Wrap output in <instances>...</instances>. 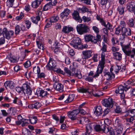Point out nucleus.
Returning a JSON list of instances; mask_svg holds the SVG:
<instances>
[{"instance_id": "obj_58", "label": "nucleus", "mask_w": 135, "mask_h": 135, "mask_svg": "<svg viewBox=\"0 0 135 135\" xmlns=\"http://www.w3.org/2000/svg\"><path fill=\"white\" fill-rule=\"evenodd\" d=\"M82 19L83 20L84 22H88L91 20L90 17H86L85 16H83L82 17Z\"/></svg>"}, {"instance_id": "obj_38", "label": "nucleus", "mask_w": 135, "mask_h": 135, "mask_svg": "<svg viewBox=\"0 0 135 135\" xmlns=\"http://www.w3.org/2000/svg\"><path fill=\"white\" fill-rule=\"evenodd\" d=\"M79 11L83 13L85 12H89V11L88 9L85 6H83L82 8H79L78 9Z\"/></svg>"}, {"instance_id": "obj_62", "label": "nucleus", "mask_w": 135, "mask_h": 135, "mask_svg": "<svg viewBox=\"0 0 135 135\" xmlns=\"http://www.w3.org/2000/svg\"><path fill=\"white\" fill-rule=\"evenodd\" d=\"M45 76V74L43 73H39L37 74V77L38 78H44Z\"/></svg>"}, {"instance_id": "obj_41", "label": "nucleus", "mask_w": 135, "mask_h": 135, "mask_svg": "<svg viewBox=\"0 0 135 135\" xmlns=\"http://www.w3.org/2000/svg\"><path fill=\"white\" fill-rule=\"evenodd\" d=\"M59 19V17L56 16L51 17L50 20V21L52 23L55 22H56Z\"/></svg>"}, {"instance_id": "obj_61", "label": "nucleus", "mask_w": 135, "mask_h": 135, "mask_svg": "<svg viewBox=\"0 0 135 135\" xmlns=\"http://www.w3.org/2000/svg\"><path fill=\"white\" fill-rule=\"evenodd\" d=\"M131 35V30L129 28H127L125 36L126 37L130 36Z\"/></svg>"}, {"instance_id": "obj_7", "label": "nucleus", "mask_w": 135, "mask_h": 135, "mask_svg": "<svg viewBox=\"0 0 135 135\" xmlns=\"http://www.w3.org/2000/svg\"><path fill=\"white\" fill-rule=\"evenodd\" d=\"M77 90L78 92L81 93H86L88 92L91 95H93L94 96L96 97H99L100 96V95H99L95 93V91H90L88 88H84L82 87H80L77 89Z\"/></svg>"}, {"instance_id": "obj_18", "label": "nucleus", "mask_w": 135, "mask_h": 135, "mask_svg": "<svg viewBox=\"0 0 135 135\" xmlns=\"http://www.w3.org/2000/svg\"><path fill=\"white\" fill-rule=\"evenodd\" d=\"M53 87L56 90L61 92L63 91V86L61 83L55 82Z\"/></svg>"}, {"instance_id": "obj_34", "label": "nucleus", "mask_w": 135, "mask_h": 135, "mask_svg": "<svg viewBox=\"0 0 135 135\" xmlns=\"http://www.w3.org/2000/svg\"><path fill=\"white\" fill-rule=\"evenodd\" d=\"M61 61L63 62H65L67 64L69 65L70 63V61L69 58L68 57H62L61 59Z\"/></svg>"}, {"instance_id": "obj_36", "label": "nucleus", "mask_w": 135, "mask_h": 135, "mask_svg": "<svg viewBox=\"0 0 135 135\" xmlns=\"http://www.w3.org/2000/svg\"><path fill=\"white\" fill-rule=\"evenodd\" d=\"M23 135H32L30 131L28 129L24 128L22 130Z\"/></svg>"}, {"instance_id": "obj_35", "label": "nucleus", "mask_w": 135, "mask_h": 135, "mask_svg": "<svg viewBox=\"0 0 135 135\" xmlns=\"http://www.w3.org/2000/svg\"><path fill=\"white\" fill-rule=\"evenodd\" d=\"M74 99V95L73 94H71L69 95L68 98L65 101V103L70 102L72 101Z\"/></svg>"}, {"instance_id": "obj_55", "label": "nucleus", "mask_w": 135, "mask_h": 135, "mask_svg": "<svg viewBox=\"0 0 135 135\" xmlns=\"http://www.w3.org/2000/svg\"><path fill=\"white\" fill-rule=\"evenodd\" d=\"M92 29L97 35L98 34L99 32V28L96 26H93L92 27Z\"/></svg>"}, {"instance_id": "obj_37", "label": "nucleus", "mask_w": 135, "mask_h": 135, "mask_svg": "<svg viewBox=\"0 0 135 135\" xmlns=\"http://www.w3.org/2000/svg\"><path fill=\"white\" fill-rule=\"evenodd\" d=\"M134 20L133 18L130 19L128 22V24L129 26L131 27H134Z\"/></svg>"}, {"instance_id": "obj_9", "label": "nucleus", "mask_w": 135, "mask_h": 135, "mask_svg": "<svg viewBox=\"0 0 135 135\" xmlns=\"http://www.w3.org/2000/svg\"><path fill=\"white\" fill-rule=\"evenodd\" d=\"M94 129L97 132L102 131L105 133H107L109 132V129L107 127H106L104 125L101 126L100 125H96L94 126Z\"/></svg>"}, {"instance_id": "obj_54", "label": "nucleus", "mask_w": 135, "mask_h": 135, "mask_svg": "<svg viewBox=\"0 0 135 135\" xmlns=\"http://www.w3.org/2000/svg\"><path fill=\"white\" fill-rule=\"evenodd\" d=\"M122 128L120 127H118L116 129V132L117 134H119L122 133Z\"/></svg>"}, {"instance_id": "obj_48", "label": "nucleus", "mask_w": 135, "mask_h": 135, "mask_svg": "<svg viewBox=\"0 0 135 135\" xmlns=\"http://www.w3.org/2000/svg\"><path fill=\"white\" fill-rule=\"evenodd\" d=\"M92 36V35H90L86 36L85 37V41L88 42L90 41L91 42Z\"/></svg>"}, {"instance_id": "obj_57", "label": "nucleus", "mask_w": 135, "mask_h": 135, "mask_svg": "<svg viewBox=\"0 0 135 135\" xmlns=\"http://www.w3.org/2000/svg\"><path fill=\"white\" fill-rule=\"evenodd\" d=\"M25 23L26 25V27L27 29H29L31 27V23L28 20H26L25 21Z\"/></svg>"}, {"instance_id": "obj_19", "label": "nucleus", "mask_w": 135, "mask_h": 135, "mask_svg": "<svg viewBox=\"0 0 135 135\" xmlns=\"http://www.w3.org/2000/svg\"><path fill=\"white\" fill-rule=\"evenodd\" d=\"M73 18L76 21L79 22H81L82 20L80 18L79 12L77 11H75L72 14Z\"/></svg>"}, {"instance_id": "obj_49", "label": "nucleus", "mask_w": 135, "mask_h": 135, "mask_svg": "<svg viewBox=\"0 0 135 135\" xmlns=\"http://www.w3.org/2000/svg\"><path fill=\"white\" fill-rule=\"evenodd\" d=\"M20 31V26L19 25H16L15 28V33L17 35L19 34Z\"/></svg>"}, {"instance_id": "obj_13", "label": "nucleus", "mask_w": 135, "mask_h": 135, "mask_svg": "<svg viewBox=\"0 0 135 135\" xmlns=\"http://www.w3.org/2000/svg\"><path fill=\"white\" fill-rule=\"evenodd\" d=\"M71 76H75L79 79H81L82 77L81 74L80 70L78 68H74L72 69Z\"/></svg>"}, {"instance_id": "obj_50", "label": "nucleus", "mask_w": 135, "mask_h": 135, "mask_svg": "<svg viewBox=\"0 0 135 135\" xmlns=\"http://www.w3.org/2000/svg\"><path fill=\"white\" fill-rule=\"evenodd\" d=\"M114 111L116 113H119L121 111V109L118 106H116L114 109Z\"/></svg>"}, {"instance_id": "obj_12", "label": "nucleus", "mask_w": 135, "mask_h": 135, "mask_svg": "<svg viewBox=\"0 0 135 135\" xmlns=\"http://www.w3.org/2000/svg\"><path fill=\"white\" fill-rule=\"evenodd\" d=\"M23 92L25 95L27 96L31 95L32 91L30 86L26 84H24L23 85Z\"/></svg>"}, {"instance_id": "obj_46", "label": "nucleus", "mask_w": 135, "mask_h": 135, "mask_svg": "<svg viewBox=\"0 0 135 135\" xmlns=\"http://www.w3.org/2000/svg\"><path fill=\"white\" fill-rule=\"evenodd\" d=\"M103 25L105 27L108 28L109 30L112 31L113 30L112 26L109 22H108L107 23L106 25L105 22V25Z\"/></svg>"}, {"instance_id": "obj_42", "label": "nucleus", "mask_w": 135, "mask_h": 135, "mask_svg": "<svg viewBox=\"0 0 135 135\" xmlns=\"http://www.w3.org/2000/svg\"><path fill=\"white\" fill-rule=\"evenodd\" d=\"M36 44L38 47L39 49H41L42 50L44 49V46L41 42L37 41H36Z\"/></svg>"}, {"instance_id": "obj_27", "label": "nucleus", "mask_w": 135, "mask_h": 135, "mask_svg": "<svg viewBox=\"0 0 135 135\" xmlns=\"http://www.w3.org/2000/svg\"><path fill=\"white\" fill-rule=\"evenodd\" d=\"M73 28L71 27L64 26L63 27L62 31L65 33H68L70 32L73 31Z\"/></svg>"}, {"instance_id": "obj_25", "label": "nucleus", "mask_w": 135, "mask_h": 135, "mask_svg": "<svg viewBox=\"0 0 135 135\" xmlns=\"http://www.w3.org/2000/svg\"><path fill=\"white\" fill-rule=\"evenodd\" d=\"M70 12L71 11L68 8H66L64 10L63 12L61 14V17L62 18H63L65 16H68Z\"/></svg>"}, {"instance_id": "obj_44", "label": "nucleus", "mask_w": 135, "mask_h": 135, "mask_svg": "<svg viewBox=\"0 0 135 135\" xmlns=\"http://www.w3.org/2000/svg\"><path fill=\"white\" fill-rule=\"evenodd\" d=\"M126 24L124 21H121L118 27L121 29H122L123 28H126Z\"/></svg>"}, {"instance_id": "obj_56", "label": "nucleus", "mask_w": 135, "mask_h": 135, "mask_svg": "<svg viewBox=\"0 0 135 135\" xmlns=\"http://www.w3.org/2000/svg\"><path fill=\"white\" fill-rule=\"evenodd\" d=\"M64 71L65 72L67 73L68 75L71 76V72L68 68L65 67L64 69Z\"/></svg>"}, {"instance_id": "obj_4", "label": "nucleus", "mask_w": 135, "mask_h": 135, "mask_svg": "<svg viewBox=\"0 0 135 135\" xmlns=\"http://www.w3.org/2000/svg\"><path fill=\"white\" fill-rule=\"evenodd\" d=\"M76 29L79 34L82 35L88 31L89 27L85 25L81 24L77 25Z\"/></svg>"}, {"instance_id": "obj_60", "label": "nucleus", "mask_w": 135, "mask_h": 135, "mask_svg": "<svg viewBox=\"0 0 135 135\" xmlns=\"http://www.w3.org/2000/svg\"><path fill=\"white\" fill-rule=\"evenodd\" d=\"M24 65L25 67L27 68L30 66L31 64L30 61H27L24 64Z\"/></svg>"}, {"instance_id": "obj_5", "label": "nucleus", "mask_w": 135, "mask_h": 135, "mask_svg": "<svg viewBox=\"0 0 135 135\" xmlns=\"http://www.w3.org/2000/svg\"><path fill=\"white\" fill-rule=\"evenodd\" d=\"M101 50L102 51V52L101 54V60L99 62V64L101 65L104 66L105 63V52L107 51V46L105 45L104 42L102 43V47L101 49Z\"/></svg>"}, {"instance_id": "obj_6", "label": "nucleus", "mask_w": 135, "mask_h": 135, "mask_svg": "<svg viewBox=\"0 0 135 135\" xmlns=\"http://www.w3.org/2000/svg\"><path fill=\"white\" fill-rule=\"evenodd\" d=\"M81 40L78 37L75 38L70 43V45L75 49H80Z\"/></svg>"}, {"instance_id": "obj_20", "label": "nucleus", "mask_w": 135, "mask_h": 135, "mask_svg": "<svg viewBox=\"0 0 135 135\" xmlns=\"http://www.w3.org/2000/svg\"><path fill=\"white\" fill-rule=\"evenodd\" d=\"M14 83L11 81H6L4 84V86L6 89L9 88L13 89L14 87Z\"/></svg>"}, {"instance_id": "obj_15", "label": "nucleus", "mask_w": 135, "mask_h": 135, "mask_svg": "<svg viewBox=\"0 0 135 135\" xmlns=\"http://www.w3.org/2000/svg\"><path fill=\"white\" fill-rule=\"evenodd\" d=\"M94 125L93 123H89L87 124L86 126V133L88 135H91V132L93 130V128L94 127Z\"/></svg>"}, {"instance_id": "obj_16", "label": "nucleus", "mask_w": 135, "mask_h": 135, "mask_svg": "<svg viewBox=\"0 0 135 135\" xmlns=\"http://www.w3.org/2000/svg\"><path fill=\"white\" fill-rule=\"evenodd\" d=\"M125 90L124 87L122 85H120L118 88V90H116L115 91V93L117 94L119 93L120 94L121 98L123 99L125 97V95L124 93V91Z\"/></svg>"}, {"instance_id": "obj_59", "label": "nucleus", "mask_w": 135, "mask_h": 135, "mask_svg": "<svg viewBox=\"0 0 135 135\" xmlns=\"http://www.w3.org/2000/svg\"><path fill=\"white\" fill-rule=\"evenodd\" d=\"M111 41L112 44L113 45L116 44L118 42V41L117 39L115 37L112 38L111 39Z\"/></svg>"}, {"instance_id": "obj_2", "label": "nucleus", "mask_w": 135, "mask_h": 135, "mask_svg": "<svg viewBox=\"0 0 135 135\" xmlns=\"http://www.w3.org/2000/svg\"><path fill=\"white\" fill-rule=\"evenodd\" d=\"M104 66L101 65L99 64L98 66L97 70L94 75L93 76H84L83 78L85 80L88 81L89 82H92L93 80V78L96 77H98L99 75L100 74H101L103 71Z\"/></svg>"}, {"instance_id": "obj_52", "label": "nucleus", "mask_w": 135, "mask_h": 135, "mask_svg": "<svg viewBox=\"0 0 135 135\" xmlns=\"http://www.w3.org/2000/svg\"><path fill=\"white\" fill-rule=\"evenodd\" d=\"M24 16L23 13H21L19 16H17L16 18V19L17 20H21Z\"/></svg>"}, {"instance_id": "obj_39", "label": "nucleus", "mask_w": 135, "mask_h": 135, "mask_svg": "<svg viewBox=\"0 0 135 135\" xmlns=\"http://www.w3.org/2000/svg\"><path fill=\"white\" fill-rule=\"evenodd\" d=\"M33 72L35 74H37L40 73V67L38 66H36L34 67L33 68Z\"/></svg>"}, {"instance_id": "obj_26", "label": "nucleus", "mask_w": 135, "mask_h": 135, "mask_svg": "<svg viewBox=\"0 0 135 135\" xmlns=\"http://www.w3.org/2000/svg\"><path fill=\"white\" fill-rule=\"evenodd\" d=\"M135 8V4L132 2L128 4L127 5V10L131 12H132Z\"/></svg>"}, {"instance_id": "obj_10", "label": "nucleus", "mask_w": 135, "mask_h": 135, "mask_svg": "<svg viewBox=\"0 0 135 135\" xmlns=\"http://www.w3.org/2000/svg\"><path fill=\"white\" fill-rule=\"evenodd\" d=\"M103 105L106 107L112 108L114 104V101L110 97L104 99L103 103Z\"/></svg>"}, {"instance_id": "obj_28", "label": "nucleus", "mask_w": 135, "mask_h": 135, "mask_svg": "<svg viewBox=\"0 0 135 135\" xmlns=\"http://www.w3.org/2000/svg\"><path fill=\"white\" fill-rule=\"evenodd\" d=\"M114 59L117 60H120L122 59V55L121 53L119 52H115L113 53Z\"/></svg>"}, {"instance_id": "obj_32", "label": "nucleus", "mask_w": 135, "mask_h": 135, "mask_svg": "<svg viewBox=\"0 0 135 135\" xmlns=\"http://www.w3.org/2000/svg\"><path fill=\"white\" fill-rule=\"evenodd\" d=\"M37 120V119L36 116H32L30 119L28 120L29 123H30L31 124H35Z\"/></svg>"}, {"instance_id": "obj_1", "label": "nucleus", "mask_w": 135, "mask_h": 135, "mask_svg": "<svg viewBox=\"0 0 135 135\" xmlns=\"http://www.w3.org/2000/svg\"><path fill=\"white\" fill-rule=\"evenodd\" d=\"M78 109L74 110L72 111L68 112L67 115L68 118L72 120H75V122L78 124H83L87 122L88 119L87 118L81 116L76 117L77 115L79 113Z\"/></svg>"}, {"instance_id": "obj_23", "label": "nucleus", "mask_w": 135, "mask_h": 135, "mask_svg": "<svg viewBox=\"0 0 135 135\" xmlns=\"http://www.w3.org/2000/svg\"><path fill=\"white\" fill-rule=\"evenodd\" d=\"M103 113L101 107L100 106L97 107L94 111V114L97 116L100 115Z\"/></svg>"}, {"instance_id": "obj_33", "label": "nucleus", "mask_w": 135, "mask_h": 135, "mask_svg": "<svg viewBox=\"0 0 135 135\" xmlns=\"http://www.w3.org/2000/svg\"><path fill=\"white\" fill-rule=\"evenodd\" d=\"M124 7L121 5H120L118 7V11L120 15H122L124 13Z\"/></svg>"}, {"instance_id": "obj_45", "label": "nucleus", "mask_w": 135, "mask_h": 135, "mask_svg": "<svg viewBox=\"0 0 135 135\" xmlns=\"http://www.w3.org/2000/svg\"><path fill=\"white\" fill-rule=\"evenodd\" d=\"M126 119L127 122H129L131 123H133L134 122H135L133 117L131 116L130 118H126Z\"/></svg>"}, {"instance_id": "obj_51", "label": "nucleus", "mask_w": 135, "mask_h": 135, "mask_svg": "<svg viewBox=\"0 0 135 135\" xmlns=\"http://www.w3.org/2000/svg\"><path fill=\"white\" fill-rule=\"evenodd\" d=\"M97 19L98 20L100 21L102 25H105V22L102 18H101L98 15L97 16Z\"/></svg>"}, {"instance_id": "obj_24", "label": "nucleus", "mask_w": 135, "mask_h": 135, "mask_svg": "<svg viewBox=\"0 0 135 135\" xmlns=\"http://www.w3.org/2000/svg\"><path fill=\"white\" fill-rule=\"evenodd\" d=\"M47 92L43 90H37L36 94L38 96H40L43 97L46 96Z\"/></svg>"}, {"instance_id": "obj_11", "label": "nucleus", "mask_w": 135, "mask_h": 135, "mask_svg": "<svg viewBox=\"0 0 135 135\" xmlns=\"http://www.w3.org/2000/svg\"><path fill=\"white\" fill-rule=\"evenodd\" d=\"M56 66V62L54 59L50 58L46 66L47 69L49 70H54Z\"/></svg>"}, {"instance_id": "obj_63", "label": "nucleus", "mask_w": 135, "mask_h": 135, "mask_svg": "<svg viewBox=\"0 0 135 135\" xmlns=\"http://www.w3.org/2000/svg\"><path fill=\"white\" fill-rule=\"evenodd\" d=\"M129 111L131 116L133 117L135 116V109H131Z\"/></svg>"}, {"instance_id": "obj_30", "label": "nucleus", "mask_w": 135, "mask_h": 135, "mask_svg": "<svg viewBox=\"0 0 135 135\" xmlns=\"http://www.w3.org/2000/svg\"><path fill=\"white\" fill-rule=\"evenodd\" d=\"M43 0H35L32 2V6L34 8H37Z\"/></svg>"}, {"instance_id": "obj_22", "label": "nucleus", "mask_w": 135, "mask_h": 135, "mask_svg": "<svg viewBox=\"0 0 135 135\" xmlns=\"http://www.w3.org/2000/svg\"><path fill=\"white\" fill-rule=\"evenodd\" d=\"M101 37L99 34H97L96 37L92 36L91 42L94 44H96L98 42L100 41L101 40Z\"/></svg>"}, {"instance_id": "obj_53", "label": "nucleus", "mask_w": 135, "mask_h": 135, "mask_svg": "<svg viewBox=\"0 0 135 135\" xmlns=\"http://www.w3.org/2000/svg\"><path fill=\"white\" fill-rule=\"evenodd\" d=\"M121 68V67L118 65H115L114 67V70L116 73H117Z\"/></svg>"}, {"instance_id": "obj_29", "label": "nucleus", "mask_w": 135, "mask_h": 135, "mask_svg": "<svg viewBox=\"0 0 135 135\" xmlns=\"http://www.w3.org/2000/svg\"><path fill=\"white\" fill-rule=\"evenodd\" d=\"M41 106V104L38 102H36L33 104L30 105V108L32 109L35 108L37 109L40 108Z\"/></svg>"}, {"instance_id": "obj_47", "label": "nucleus", "mask_w": 135, "mask_h": 135, "mask_svg": "<svg viewBox=\"0 0 135 135\" xmlns=\"http://www.w3.org/2000/svg\"><path fill=\"white\" fill-rule=\"evenodd\" d=\"M15 0H8L7 2V4L9 7H12L13 5Z\"/></svg>"}, {"instance_id": "obj_3", "label": "nucleus", "mask_w": 135, "mask_h": 135, "mask_svg": "<svg viewBox=\"0 0 135 135\" xmlns=\"http://www.w3.org/2000/svg\"><path fill=\"white\" fill-rule=\"evenodd\" d=\"M123 51L127 56H130L131 58H134L135 55V48L130 50L129 45H123L121 46Z\"/></svg>"}, {"instance_id": "obj_17", "label": "nucleus", "mask_w": 135, "mask_h": 135, "mask_svg": "<svg viewBox=\"0 0 135 135\" xmlns=\"http://www.w3.org/2000/svg\"><path fill=\"white\" fill-rule=\"evenodd\" d=\"M112 69H110V72L104 73V76L107 80H111L114 78V75L112 72Z\"/></svg>"}, {"instance_id": "obj_14", "label": "nucleus", "mask_w": 135, "mask_h": 135, "mask_svg": "<svg viewBox=\"0 0 135 135\" xmlns=\"http://www.w3.org/2000/svg\"><path fill=\"white\" fill-rule=\"evenodd\" d=\"M135 84V80L134 79H130L128 80L125 83V90L126 91L130 88L131 86H133Z\"/></svg>"}, {"instance_id": "obj_64", "label": "nucleus", "mask_w": 135, "mask_h": 135, "mask_svg": "<svg viewBox=\"0 0 135 135\" xmlns=\"http://www.w3.org/2000/svg\"><path fill=\"white\" fill-rule=\"evenodd\" d=\"M16 90L18 93H20L22 91H23V86L22 87H17L16 88Z\"/></svg>"}, {"instance_id": "obj_31", "label": "nucleus", "mask_w": 135, "mask_h": 135, "mask_svg": "<svg viewBox=\"0 0 135 135\" xmlns=\"http://www.w3.org/2000/svg\"><path fill=\"white\" fill-rule=\"evenodd\" d=\"M31 19L32 22L33 23L37 24L38 21L40 20V18L39 16L37 15L36 17H31Z\"/></svg>"}, {"instance_id": "obj_40", "label": "nucleus", "mask_w": 135, "mask_h": 135, "mask_svg": "<svg viewBox=\"0 0 135 135\" xmlns=\"http://www.w3.org/2000/svg\"><path fill=\"white\" fill-rule=\"evenodd\" d=\"M51 4V3L49 2L46 4L43 8V10L46 11L48 10L50 7H52Z\"/></svg>"}, {"instance_id": "obj_21", "label": "nucleus", "mask_w": 135, "mask_h": 135, "mask_svg": "<svg viewBox=\"0 0 135 135\" xmlns=\"http://www.w3.org/2000/svg\"><path fill=\"white\" fill-rule=\"evenodd\" d=\"M92 52L90 50L83 51L82 52L83 58L84 59H87L91 57Z\"/></svg>"}, {"instance_id": "obj_8", "label": "nucleus", "mask_w": 135, "mask_h": 135, "mask_svg": "<svg viewBox=\"0 0 135 135\" xmlns=\"http://www.w3.org/2000/svg\"><path fill=\"white\" fill-rule=\"evenodd\" d=\"M14 33L13 31H8L7 28H4L3 30L2 34L3 37L7 39H9L12 36Z\"/></svg>"}, {"instance_id": "obj_43", "label": "nucleus", "mask_w": 135, "mask_h": 135, "mask_svg": "<svg viewBox=\"0 0 135 135\" xmlns=\"http://www.w3.org/2000/svg\"><path fill=\"white\" fill-rule=\"evenodd\" d=\"M115 124L118 127H120L122 125L121 120L119 119L118 118H116V119L115 121Z\"/></svg>"}]
</instances>
